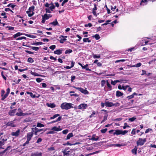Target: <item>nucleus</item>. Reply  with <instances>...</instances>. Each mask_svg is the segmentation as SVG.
I'll use <instances>...</instances> for the list:
<instances>
[{
	"instance_id": "nucleus-55",
	"label": "nucleus",
	"mask_w": 156,
	"mask_h": 156,
	"mask_svg": "<svg viewBox=\"0 0 156 156\" xmlns=\"http://www.w3.org/2000/svg\"><path fill=\"white\" fill-rule=\"evenodd\" d=\"M56 47L55 45H52L49 47V48L52 50H53Z\"/></svg>"
},
{
	"instance_id": "nucleus-59",
	"label": "nucleus",
	"mask_w": 156,
	"mask_h": 156,
	"mask_svg": "<svg viewBox=\"0 0 156 156\" xmlns=\"http://www.w3.org/2000/svg\"><path fill=\"white\" fill-rule=\"evenodd\" d=\"M31 119L30 118H27L25 119L24 120V121L25 122H30L31 121Z\"/></svg>"
},
{
	"instance_id": "nucleus-18",
	"label": "nucleus",
	"mask_w": 156,
	"mask_h": 156,
	"mask_svg": "<svg viewBox=\"0 0 156 156\" xmlns=\"http://www.w3.org/2000/svg\"><path fill=\"white\" fill-rule=\"evenodd\" d=\"M147 0H142L140 2V5H145L147 4Z\"/></svg>"
},
{
	"instance_id": "nucleus-34",
	"label": "nucleus",
	"mask_w": 156,
	"mask_h": 156,
	"mask_svg": "<svg viewBox=\"0 0 156 156\" xmlns=\"http://www.w3.org/2000/svg\"><path fill=\"white\" fill-rule=\"evenodd\" d=\"M48 14H45L44 15L42 16V17L45 20H47L49 19L48 17Z\"/></svg>"
},
{
	"instance_id": "nucleus-5",
	"label": "nucleus",
	"mask_w": 156,
	"mask_h": 156,
	"mask_svg": "<svg viewBox=\"0 0 156 156\" xmlns=\"http://www.w3.org/2000/svg\"><path fill=\"white\" fill-rule=\"evenodd\" d=\"M7 140V136L5 135H3V133L0 134V141L3 142L5 143V142Z\"/></svg>"
},
{
	"instance_id": "nucleus-31",
	"label": "nucleus",
	"mask_w": 156,
	"mask_h": 156,
	"mask_svg": "<svg viewBox=\"0 0 156 156\" xmlns=\"http://www.w3.org/2000/svg\"><path fill=\"white\" fill-rule=\"evenodd\" d=\"M141 63H139L136 64L134 65H133L131 66L132 67H139L141 66Z\"/></svg>"
},
{
	"instance_id": "nucleus-2",
	"label": "nucleus",
	"mask_w": 156,
	"mask_h": 156,
	"mask_svg": "<svg viewBox=\"0 0 156 156\" xmlns=\"http://www.w3.org/2000/svg\"><path fill=\"white\" fill-rule=\"evenodd\" d=\"M60 127V126H59L58 127H57L55 126H54L51 129V131L48 132L47 133V134H54L55 133V131H60L62 129Z\"/></svg>"
},
{
	"instance_id": "nucleus-56",
	"label": "nucleus",
	"mask_w": 156,
	"mask_h": 156,
	"mask_svg": "<svg viewBox=\"0 0 156 156\" xmlns=\"http://www.w3.org/2000/svg\"><path fill=\"white\" fill-rule=\"evenodd\" d=\"M43 80L42 79H41L40 78H37L36 79V80L38 83L41 82Z\"/></svg>"
},
{
	"instance_id": "nucleus-6",
	"label": "nucleus",
	"mask_w": 156,
	"mask_h": 156,
	"mask_svg": "<svg viewBox=\"0 0 156 156\" xmlns=\"http://www.w3.org/2000/svg\"><path fill=\"white\" fill-rule=\"evenodd\" d=\"M74 87L84 94H88V92L85 89H84L81 87Z\"/></svg>"
},
{
	"instance_id": "nucleus-41",
	"label": "nucleus",
	"mask_w": 156,
	"mask_h": 156,
	"mask_svg": "<svg viewBox=\"0 0 156 156\" xmlns=\"http://www.w3.org/2000/svg\"><path fill=\"white\" fill-rule=\"evenodd\" d=\"M43 44V43L42 42H37L33 44V45L37 46L42 45Z\"/></svg>"
},
{
	"instance_id": "nucleus-44",
	"label": "nucleus",
	"mask_w": 156,
	"mask_h": 156,
	"mask_svg": "<svg viewBox=\"0 0 156 156\" xmlns=\"http://www.w3.org/2000/svg\"><path fill=\"white\" fill-rule=\"evenodd\" d=\"M31 74L35 76H39V75L37 73L31 71Z\"/></svg>"
},
{
	"instance_id": "nucleus-14",
	"label": "nucleus",
	"mask_w": 156,
	"mask_h": 156,
	"mask_svg": "<svg viewBox=\"0 0 156 156\" xmlns=\"http://www.w3.org/2000/svg\"><path fill=\"white\" fill-rule=\"evenodd\" d=\"M16 109L10 110L8 113L9 115L10 116H14L16 112Z\"/></svg>"
},
{
	"instance_id": "nucleus-19",
	"label": "nucleus",
	"mask_w": 156,
	"mask_h": 156,
	"mask_svg": "<svg viewBox=\"0 0 156 156\" xmlns=\"http://www.w3.org/2000/svg\"><path fill=\"white\" fill-rule=\"evenodd\" d=\"M32 129L33 132H34V131H36L37 132H39L43 130V129H39L36 127L35 128H32Z\"/></svg>"
},
{
	"instance_id": "nucleus-46",
	"label": "nucleus",
	"mask_w": 156,
	"mask_h": 156,
	"mask_svg": "<svg viewBox=\"0 0 156 156\" xmlns=\"http://www.w3.org/2000/svg\"><path fill=\"white\" fill-rule=\"evenodd\" d=\"M26 37H20L17 38L16 40L17 41L19 40H21L22 39H25L26 40Z\"/></svg>"
},
{
	"instance_id": "nucleus-4",
	"label": "nucleus",
	"mask_w": 156,
	"mask_h": 156,
	"mask_svg": "<svg viewBox=\"0 0 156 156\" xmlns=\"http://www.w3.org/2000/svg\"><path fill=\"white\" fill-rule=\"evenodd\" d=\"M146 138L143 139L141 138H139L136 142L137 146L143 145L144 143L146 142Z\"/></svg>"
},
{
	"instance_id": "nucleus-54",
	"label": "nucleus",
	"mask_w": 156,
	"mask_h": 156,
	"mask_svg": "<svg viewBox=\"0 0 156 156\" xmlns=\"http://www.w3.org/2000/svg\"><path fill=\"white\" fill-rule=\"evenodd\" d=\"M66 38H61L60 41V42L62 44L64 43V41H66Z\"/></svg>"
},
{
	"instance_id": "nucleus-60",
	"label": "nucleus",
	"mask_w": 156,
	"mask_h": 156,
	"mask_svg": "<svg viewBox=\"0 0 156 156\" xmlns=\"http://www.w3.org/2000/svg\"><path fill=\"white\" fill-rule=\"evenodd\" d=\"M137 149L136 148H134L132 150V152L133 153H134L135 154H136Z\"/></svg>"
},
{
	"instance_id": "nucleus-3",
	"label": "nucleus",
	"mask_w": 156,
	"mask_h": 156,
	"mask_svg": "<svg viewBox=\"0 0 156 156\" xmlns=\"http://www.w3.org/2000/svg\"><path fill=\"white\" fill-rule=\"evenodd\" d=\"M35 8V7L33 5L31 7H30L28 9V10L27 11V13L28 14L29 17H31L34 14V11Z\"/></svg>"
},
{
	"instance_id": "nucleus-64",
	"label": "nucleus",
	"mask_w": 156,
	"mask_h": 156,
	"mask_svg": "<svg viewBox=\"0 0 156 156\" xmlns=\"http://www.w3.org/2000/svg\"><path fill=\"white\" fill-rule=\"evenodd\" d=\"M69 132L68 129H65L62 131V132L64 134H66Z\"/></svg>"
},
{
	"instance_id": "nucleus-24",
	"label": "nucleus",
	"mask_w": 156,
	"mask_h": 156,
	"mask_svg": "<svg viewBox=\"0 0 156 156\" xmlns=\"http://www.w3.org/2000/svg\"><path fill=\"white\" fill-rule=\"evenodd\" d=\"M137 94L135 92L133 93L132 94L129 96L127 97V98L128 99H130L131 98H134V95H137Z\"/></svg>"
},
{
	"instance_id": "nucleus-17",
	"label": "nucleus",
	"mask_w": 156,
	"mask_h": 156,
	"mask_svg": "<svg viewBox=\"0 0 156 156\" xmlns=\"http://www.w3.org/2000/svg\"><path fill=\"white\" fill-rule=\"evenodd\" d=\"M25 34H24L23 33H21L20 32H18L16 34H15L14 35H13V37L15 38L16 37H19L21 35H24Z\"/></svg>"
},
{
	"instance_id": "nucleus-63",
	"label": "nucleus",
	"mask_w": 156,
	"mask_h": 156,
	"mask_svg": "<svg viewBox=\"0 0 156 156\" xmlns=\"http://www.w3.org/2000/svg\"><path fill=\"white\" fill-rule=\"evenodd\" d=\"M129 87V86L126 85V86H122V89L124 90H126L127 88Z\"/></svg>"
},
{
	"instance_id": "nucleus-26",
	"label": "nucleus",
	"mask_w": 156,
	"mask_h": 156,
	"mask_svg": "<svg viewBox=\"0 0 156 156\" xmlns=\"http://www.w3.org/2000/svg\"><path fill=\"white\" fill-rule=\"evenodd\" d=\"M27 94H30L31 97L32 98H36V95L35 94H33V93L32 92H27Z\"/></svg>"
},
{
	"instance_id": "nucleus-42",
	"label": "nucleus",
	"mask_w": 156,
	"mask_h": 156,
	"mask_svg": "<svg viewBox=\"0 0 156 156\" xmlns=\"http://www.w3.org/2000/svg\"><path fill=\"white\" fill-rule=\"evenodd\" d=\"M111 21V20H108L106 21V22L104 23H103L101 25L102 26L107 25V24H109V23Z\"/></svg>"
},
{
	"instance_id": "nucleus-45",
	"label": "nucleus",
	"mask_w": 156,
	"mask_h": 156,
	"mask_svg": "<svg viewBox=\"0 0 156 156\" xmlns=\"http://www.w3.org/2000/svg\"><path fill=\"white\" fill-rule=\"evenodd\" d=\"M106 83V81L105 80H103L101 82V85L102 87L104 86Z\"/></svg>"
},
{
	"instance_id": "nucleus-7",
	"label": "nucleus",
	"mask_w": 156,
	"mask_h": 156,
	"mask_svg": "<svg viewBox=\"0 0 156 156\" xmlns=\"http://www.w3.org/2000/svg\"><path fill=\"white\" fill-rule=\"evenodd\" d=\"M43 154L42 152L39 151H36L31 153V156H42Z\"/></svg>"
},
{
	"instance_id": "nucleus-62",
	"label": "nucleus",
	"mask_w": 156,
	"mask_h": 156,
	"mask_svg": "<svg viewBox=\"0 0 156 156\" xmlns=\"http://www.w3.org/2000/svg\"><path fill=\"white\" fill-rule=\"evenodd\" d=\"M127 124L126 123L124 124L125 125L123 127V129H126L127 127H130V126L127 125Z\"/></svg>"
},
{
	"instance_id": "nucleus-51",
	"label": "nucleus",
	"mask_w": 156,
	"mask_h": 156,
	"mask_svg": "<svg viewBox=\"0 0 156 156\" xmlns=\"http://www.w3.org/2000/svg\"><path fill=\"white\" fill-rule=\"evenodd\" d=\"M31 48L35 51H37L39 49V48L36 47H32Z\"/></svg>"
},
{
	"instance_id": "nucleus-47",
	"label": "nucleus",
	"mask_w": 156,
	"mask_h": 156,
	"mask_svg": "<svg viewBox=\"0 0 156 156\" xmlns=\"http://www.w3.org/2000/svg\"><path fill=\"white\" fill-rule=\"evenodd\" d=\"M6 14V13H5V12H4V11H3V12L1 14V16H4L3 17V18L4 19H6L7 17V16H6L5 15Z\"/></svg>"
},
{
	"instance_id": "nucleus-48",
	"label": "nucleus",
	"mask_w": 156,
	"mask_h": 156,
	"mask_svg": "<svg viewBox=\"0 0 156 156\" xmlns=\"http://www.w3.org/2000/svg\"><path fill=\"white\" fill-rule=\"evenodd\" d=\"M94 37L95 38V39L97 40H98L100 38V36L98 34H95L94 36Z\"/></svg>"
},
{
	"instance_id": "nucleus-32",
	"label": "nucleus",
	"mask_w": 156,
	"mask_h": 156,
	"mask_svg": "<svg viewBox=\"0 0 156 156\" xmlns=\"http://www.w3.org/2000/svg\"><path fill=\"white\" fill-rule=\"evenodd\" d=\"M99 152H100V151H95V152H93V153H89V154H87L86 155V156H90V155H93V154H97V153H98Z\"/></svg>"
},
{
	"instance_id": "nucleus-10",
	"label": "nucleus",
	"mask_w": 156,
	"mask_h": 156,
	"mask_svg": "<svg viewBox=\"0 0 156 156\" xmlns=\"http://www.w3.org/2000/svg\"><path fill=\"white\" fill-rule=\"evenodd\" d=\"M16 120H14L13 121H11L9 122H8L6 124V125L8 126H10L12 127H15L16 126V125L14 124V121Z\"/></svg>"
},
{
	"instance_id": "nucleus-39",
	"label": "nucleus",
	"mask_w": 156,
	"mask_h": 156,
	"mask_svg": "<svg viewBox=\"0 0 156 156\" xmlns=\"http://www.w3.org/2000/svg\"><path fill=\"white\" fill-rule=\"evenodd\" d=\"M93 57L94 58H100L101 56L100 55H96V54H93Z\"/></svg>"
},
{
	"instance_id": "nucleus-13",
	"label": "nucleus",
	"mask_w": 156,
	"mask_h": 156,
	"mask_svg": "<svg viewBox=\"0 0 156 156\" xmlns=\"http://www.w3.org/2000/svg\"><path fill=\"white\" fill-rule=\"evenodd\" d=\"M62 152L64 154V156H65V155H68L69 154L70 151L69 150L68 151L67 149L66 148L64 150H62Z\"/></svg>"
},
{
	"instance_id": "nucleus-49",
	"label": "nucleus",
	"mask_w": 156,
	"mask_h": 156,
	"mask_svg": "<svg viewBox=\"0 0 156 156\" xmlns=\"http://www.w3.org/2000/svg\"><path fill=\"white\" fill-rule=\"evenodd\" d=\"M72 52V50L71 49H69L66 50L65 52V54L70 53Z\"/></svg>"
},
{
	"instance_id": "nucleus-12",
	"label": "nucleus",
	"mask_w": 156,
	"mask_h": 156,
	"mask_svg": "<svg viewBox=\"0 0 156 156\" xmlns=\"http://www.w3.org/2000/svg\"><path fill=\"white\" fill-rule=\"evenodd\" d=\"M99 137L98 136H96L95 134H93L91 138L89 139L90 140H91L97 141L99 139Z\"/></svg>"
},
{
	"instance_id": "nucleus-58",
	"label": "nucleus",
	"mask_w": 156,
	"mask_h": 156,
	"mask_svg": "<svg viewBox=\"0 0 156 156\" xmlns=\"http://www.w3.org/2000/svg\"><path fill=\"white\" fill-rule=\"evenodd\" d=\"M8 96L7 94H5L4 96L3 95L2 97V100H4Z\"/></svg>"
},
{
	"instance_id": "nucleus-16",
	"label": "nucleus",
	"mask_w": 156,
	"mask_h": 156,
	"mask_svg": "<svg viewBox=\"0 0 156 156\" xmlns=\"http://www.w3.org/2000/svg\"><path fill=\"white\" fill-rule=\"evenodd\" d=\"M105 105L106 107H111L113 106V103L105 101Z\"/></svg>"
},
{
	"instance_id": "nucleus-36",
	"label": "nucleus",
	"mask_w": 156,
	"mask_h": 156,
	"mask_svg": "<svg viewBox=\"0 0 156 156\" xmlns=\"http://www.w3.org/2000/svg\"><path fill=\"white\" fill-rule=\"evenodd\" d=\"M61 119H62V117L61 116L59 117L55 121H52L50 123H54L55 122H58L59 121H60L61 120Z\"/></svg>"
},
{
	"instance_id": "nucleus-9",
	"label": "nucleus",
	"mask_w": 156,
	"mask_h": 156,
	"mask_svg": "<svg viewBox=\"0 0 156 156\" xmlns=\"http://www.w3.org/2000/svg\"><path fill=\"white\" fill-rule=\"evenodd\" d=\"M87 106V104H82L78 106V109H85Z\"/></svg>"
},
{
	"instance_id": "nucleus-57",
	"label": "nucleus",
	"mask_w": 156,
	"mask_h": 156,
	"mask_svg": "<svg viewBox=\"0 0 156 156\" xmlns=\"http://www.w3.org/2000/svg\"><path fill=\"white\" fill-rule=\"evenodd\" d=\"M121 133H121V134L125 135L128 133V131H127V130H124V131L121 130Z\"/></svg>"
},
{
	"instance_id": "nucleus-37",
	"label": "nucleus",
	"mask_w": 156,
	"mask_h": 156,
	"mask_svg": "<svg viewBox=\"0 0 156 156\" xmlns=\"http://www.w3.org/2000/svg\"><path fill=\"white\" fill-rule=\"evenodd\" d=\"M149 42V41H145V40H143L142 41V44L143 45H146Z\"/></svg>"
},
{
	"instance_id": "nucleus-29",
	"label": "nucleus",
	"mask_w": 156,
	"mask_h": 156,
	"mask_svg": "<svg viewBox=\"0 0 156 156\" xmlns=\"http://www.w3.org/2000/svg\"><path fill=\"white\" fill-rule=\"evenodd\" d=\"M16 115L18 116H21L23 115H25V114L23 113L22 112H20L16 113Z\"/></svg>"
},
{
	"instance_id": "nucleus-8",
	"label": "nucleus",
	"mask_w": 156,
	"mask_h": 156,
	"mask_svg": "<svg viewBox=\"0 0 156 156\" xmlns=\"http://www.w3.org/2000/svg\"><path fill=\"white\" fill-rule=\"evenodd\" d=\"M20 130L19 129L16 130V132H12L11 135L16 137H18L20 134Z\"/></svg>"
},
{
	"instance_id": "nucleus-33",
	"label": "nucleus",
	"mask_w": 156,
	"mask_h": 156,
	"mask_svg": "<svg viewBox=\"0 0 156 156\" xmlns=\"http://www.w3.org/2000/svg\"><path fill=\"white\" fill-rule=\"evenodd\" d=\"M44 126V125L38 122L37 124V127H42Z\"/></svg>"
},
{
	"instance_id": "nucleus-25",
	"label": "nucleus",
	"mask_w": 156,
	"mask_h": 156,
	"mask_svg": "<svg viewBox=\"0 0 156 156\" xmlns=\"http://www.w3.org/2000/svg\"><path fill=\"white\" fill-rule=\"evenodd\" d=\"M123 95V94L119 91H117L116 92V96L118 97H119L122 96Z\"/></svg>"
},
{
	"instance_id": "nucleus-40",
	"label": "nucleus",
	"mask_w": 156,
	"mask_h": 156,
	"mask_svg": "<svg viewBox=\"0 0 156 156\" xmlns=\"http://www.w3.org/2000/svg\"><path fill=\"white\" fill-rule=\"evenodd\" d=\"M107 85L108 88L109 89V90H111L112 89V86L111 84L108 83V81H107Z\"/></svg>"
},
{
	"instance_id": "nucleus-28",
	"label": "nucleus",
	"mask_w": 156,
	"mask_h": 156,
	"mask_svg": "<svg viewBox=\"0 0 156 156\" xmlns=\"http://www.w3.org/2000/svg\"><path fill=\"white\" fill-rule=\"evenodd\" d=\"M108 115L107 114H105V115L104 116L103 119L101 122V123H102L107 120Z\"/></svg>"
},
{
	"instance_id": "nucleus-30",
	"label": "nucleus",
	"mask_w": 156,
	"mask_h": 156,
	"mask_svg": "<svg viewBox=\"0 0 156 156\" xmlns=\"http://www.w3.org/2000/svg\"><path fill=\"white\" fill-rule=\"evenodd\" d=\"M24 35L27 37H29L32 38H35L36 37V36H35L31 35L30 34H25Z\"/></svg>"
},
{
	"instance_id": "nucleus-50",
	"label": "nucleus",
	"mask_w": 156,
	"mask_h": 156,
	"mask_svg": "<svg viewBox=\"0 0 156 156\" xmlns=\"http://www.w3.org/2000/svg\"><path fill=\"white\" fill-rule=\"evenodd\" d=\"M27 61L29 62L32 63L34 62V61L32 58H29L28 59Z\"/></svg>"
},
{
	"instance_id": "nucleus-20",
	"label": "nucleus",
	"mask_w": 156,
	"mask_h": 156,
	"mask_svg": "<svg viewBox=\"0 0 156 156\" xmlns=\"http://www.w3.org/2000/svg\"><path fill=\"white\" fill-rule=\"evenodd\" d=\"M62 51L61 49L56 50L54 51V53L57 55H60L62 53Z\"/></svg>"
},
{
	"instance_id": "nucleus-1",
	"label": "nucleus",
	"mask_w": 156,
	"mask_h": 156,
	"mask_svg": "<svg viewBox=\"0 0 156 156\" xmlns=\"http://www.w3.org/2000/svg\"><path fill=\"white\" fill-rule=\"evenodd\" d=\"M73 105L72 103L64 102L61 105V107L63 109L68 110L72 108H73Z\"/></svg>"
},
{
	"instance_id": "nucleus-61",
	"label": "nucleus",
	"mask_w": 156,
	"mask_h": 156,
	"mask_svg": "<svg viewBox=\"0 0 156 156\" xmlns=\"http://www.w3.org/2000/svg\"><path fill=\"white\" fill-rule=\"evenodd\" d=\"M92 24L91 23H89L88 24H86L85 25V27H90L92 26Z\"/></svg>"
},
{
	"instance_id": "nucleus-22",
	"label": "nucleus",
	"mask_w": 156,
	"mask_h": 156,
	"mask_svg": "<svg viewBox=\"0 0 156 156\" xmlns=\"http://www.w3.org/2000/svg\"><path fill=\"white\" fill-rule=\"evenodd\" d=\"M47 106L49 107L52 108H55V105L54 103H47Z\"/></svg>"
},
{
	"instance_id": "nucleus-21",
	"label": "nucleus",
	"mask_w": 156,
	"mask_h": 156,
	"mask_svg": "<svg viewBox=\"0 0 156 156\" xmlns=\"http://www.w3.org/2000/svg\"><path fill=\"white\" fill-rule=\"evenodd\" d=\"M73 134L72 133H70L68 134L66 137V140H69L70 138L73 137Z\"/></svg>"
},
{
	"instance_id": "nucleus-53",
	"label": "nucleus",
	"mask_w": 156,
	"mask_h": 156,
	"mask_svg": "<svg viewBox=\"0 0 156 156\" xmlns=\"http://www.w3.org/2000/svg\"><path fill=\"white\" fill-rule=\"evenodd\" d=\"M46 12L48 13H51V11L50 9L46 8L45 9Z\"/></svg>"
},
{
	"instance_id": "nucleus-35",
	"label": "nucleus",
	"mask_w": 156,
	"mask_h": 156,
	"mask_svg": "<svg viewBox=\"0 0 156 156\" xmlns=\"http://www.w3.org/2000/svg\"><path fill=\"white\" fill-rule=\"evenodd\" d=\"M59 116V114H55L53 116L51 117L50 118V119H54Z\"/></svg>"
},
{
	"instance_id": "nucleus-11",
	"label": "nucleus",
	"mask_w": 156,
	"mask_h": 156,
	"mask_svg": "<svg viewBox=\"0 0 156 156\" xmlns=\"http://www.w3.org/2000/svg\"><path fill=\"white\" fill-rule=\"evenodd\" d=\"M97 9L96 5L95 4H94V8L92 9V13L94 15L96 16H97L96 12Z\"/></svg>"
},
{
	"instance_id": "nucleus-43",
	"label": "nucleus",
	"mask_w": 156,
	"mask_h": 156,
	"mask_svg": "<svg viewBox=\"0 0 156 156\" xmlns=\"http://www.w3.org/2000/svg\"><path fill=\"white\" fill-rule=\"evenodd\" d=\"M83 41L84 42H90L91 41L89 39V38H83Z\"/></svg>"
},
{
	"instance_id": "nucleus-27",
	"label": "nucleus",
	"mask_w": 156,
	"mask_h": 156,
	"mask_svg": "<svg viewBox=\"0 0 156 156\" xmlns=\"http://www.w3.org/2000/svg\"><path fill=\"white\" fill-rule=\"evenodd\" d=\"M49 8L51 11H52L55 9V7L52 3H51V5Z\"/></svg>"
},
{
	"instance_id": "nucleus-15",
	"label": "nucleus",
	"mask_w": 156,
	"mask_h": 156,
	"mask_svg": "<svg viewBox=\"0 0 156 156\" xmlns=\"http://www.w3.org/2000/svg\"><path fill=\"white\" fill-rule=\"evenodd\" d=\"M33 133L32 132H29L27 133V139L28 140H30L31 138L33 137Z\"/></svg>"
},
{
	"instance_id": "nucleus-38",
	"label": "nucleus",
	"mask_w": 156,
	"mask_h": 156,
	"mask_svg": "<svg viewBox=\"0 0 156 156\" xmlns=\"http://www.w3.org/2000/svg\"><path fill=\"white\" fill-rule=\"evenodd\" d=\"M50 24H51L52 25H53L54 26H55L56 25H57L58 24V23L57 22V21L56 20L55 21H54L52 22Z\"/></svg>"
},
{
	"instance_id": "nucleus-52",
	"label": "nucleus",
	"mask_w": 156,
	"mask_h": 156,
	"mask_svg": "<svg viewBox=\"0 0 156 156\" xmlns=\"http://www.w3.org/2000/svg\"><path fill=\"white\" fill-rule=\"evenodd\" d=\"M136 118L134 117H132L129 119V120L130 121V122H133L136 119Z\"/></svg>"
},
{
	"instance_id": "nucleus-23",
	"label": "nucleus",
	"mask_w": 156,
	"mask_h": 156,
	"mask_svg": "<svg viewBox=\"0 0 156 156\" xmlns=\"http://www.w3.org/2000/svg\"><path fill=\"white\" fill-rule=\"evenodd\" d=\"M121 133H121V130L118 129H117L115 130V132L113 133V134L114 135H118L121 134Z\"/></svg>"
}]
</instances>
